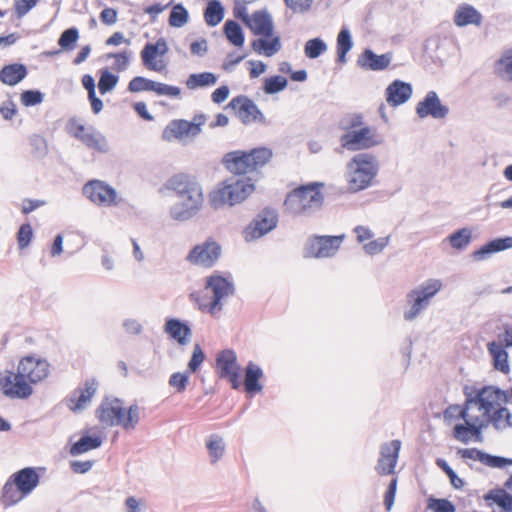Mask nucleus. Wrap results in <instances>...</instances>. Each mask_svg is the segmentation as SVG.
Wrapping results in <instances>:
<instances>
[{
    "instance_id": "43",
    "label": "nucleus",
    "mask_w": 512,
    "mask_h": 512,
    "mask_svg": "<svg viewBox=\"0 0 512 512\" xmlns=\"http://www.w3.org/2000/svg\"><path fill=\"white\" fill-rule=\"evenodd\" d=\"M450 245L457 250H464L472 240V230L464 227L456 230L448 236Z\"/></svg>"
},
{
    "instance_id": "24",
    "label": "nucleus",
    "mask_w": 512,
    "mask_h": 512,
    "mask_svg": "<svg viewBox=\"0 0 512 512\" xmlns=\"http://www.w3.org/2000/svg\"><path fill=\"white\" fill-rule=\"evenodd\" d=\"M164 330L171 339L181 346L187 345L190 342L192 330L186 321L178 318H167Z\"/></svg>"
},
{
    "instance_id": "57",
    "label": "nucleus",
    "mask_w": 512,
    "mask_h": 512,
    "mask_svg": "<svg viewBox=\"0 0 512 512\" xmlns=\"http://www.w3.org/2000/svg\"><path fill=\"white\" fill-rule=\"evenodd\" d=\"M33 229L30 223H23L17 232V242L20 249L27 248L33 239Z\"/></svg>"
},
{
    "instance_id": "11",
    "label": "nucleus",
    "mask_w": 512,
    "mask_h": 512,
    "mask_svg": "<svg viewBox=\"0 0 512 512\" xmlns=\"http://www.w3.org/2000/svg\"><path fill=\"white\" fill-rule=\"evenodd\" d=\"M345 238V235L328 236L314 235L310 237L304 248L306 258H329L333 257Z\"/></svg>"
},
{
    "instance_id": "52",
    "label": "nucleus",
    "mask_w": 512,
    "mask_h": 512,
    "mask_svg": "<svg viewBox=\"0 0 512 512\" xmlns=\"http://www.w3.org/2000/svg\"><path fill=\"white\" fill-rule=\"evenodd\" d=\"M436 464L448 476L451 485L455 489H461L464 486V480L456 474V472L452 469L446 460L438 458L436 460Z\"/></svg>"
},
{
    "instance_id": "46",
    "label": "nucleus",
    "mask_w": 512,
    "mask_h": 512,
    "mask_svg": "<svg viewBox=\"0 0 512 512\" xmlns=\"http://www.w3.org/2000/svg\"><path fill=\"white\" fill-rule=\"evenodd\" d=\"M328 49L326 42L320 38L309 39L304 46L305 56L309 59H316L325 53Z\"/></svg>"
},
{
    "instance_id": "28",
    "label": "nucleus",
    "mask_w": 512,
    "mask_h": 512,
    "mask_svg": "<svg viewBox=\"0 0 512 512\" xmlns=\"http://www.w3.org/2000/svg\"><path fill=\"white\" fill-rule=\"evenodd\" d=\"M98 382L95 378H91L85 381L84 388H77L74 390L70 397V402L73 403L72 410L83 409L87 402H89L97 391Z\"/></svg>"
},
{
    "instance_id": "33",
    "label": "nucleus",
    "mask_w": 512,
    "mask_h": 512,
    "mask_svg": "<svg viewBox=\"0 0 512 512\" xmlns=\"http://www.w3.org/2000/svg\"><path fill=\"white\" fill-rule=\"evenodd\" d=\"M87 148L99 153H107L109 145L106 137L93 126L88 127V131L80 136V140Z\"/></svg>"
},
{
    "instance_id": "44",
    "label": "nucleus",
    "mask_w": 512,
    "mask_h": 512,
    "mask_svg": "<svg viewBox=\"0 0 512 512\" xmlns=\"http://www.w3.org/2000/svg\"><path fill=\"white\" fill-rule=\"evenodd\" d=\"M79 37L78 28L75 26L69 27L60 34L58 38V45L63 51H72L75 49Z\"/></svg>"
},
{
    "instance_id": "19",
    "label": "nucleus",
    "mask_w": 512,
    "mask_h": 512,
    "mask_svg": "<svg viewBox=\"0 0 512 512\" xmlns=\"http://www.w3.org/2000/svg\"><path fill=\"white\" fill-rule=\"evenodd\" d=\"M323 185L324 184L320 182H312L307 185H302L292 190V197L301 198L309 212L319 209L324 200L323 194L321 193Z\"/></svg>"
},
{
    "instance_id": "32",
    "label": "nucleus",
    "mask_w": 512,
    "mask_h": 512,
    "mask_svg": "<svg viewBox=\"0 0 512 512\" xmlns=\"http://www.w3.org/2000/svg\"><path fill=\"white\" fill-rule=\"evenodd\" d=\"M487 349L493 360V367L502 373L510 371L508 353L501 342L492 341L488 343Z\"/></svg>"
},
{
    "instance_id": "26",
    "label": "nucleus",
    "mask_w": 512,
    "mask_h": 512,
    "mask_svg": "<svg viewBox=\"0 0 512 512\" xmlns=\"http://www.w3.org/2000/svg\"><path fill=\"white\" fill-rule=\"evenodd\" d=\"M453 21L457 27H466L468 25L481 26L483 16L474 6L462 3L456 8Z\"/></svg>"
},
{
    "instance_id": "37",
    "label": "nucleus",
    "mask_w": 512,
    "mask_h": 512,
    "mask_svg": "<svg viewBox=\"0 0 512 512\" xmlns=\"http://www.w3.org/2000/svg\"><path fill=\"white\" fill-rule=\"evenodd\" d=\"M353 47L352 36L348 27L343 26L337 35L336 55L337 62L346 63L347 54Z\"/></svg>"
},
{
    "instance_id": "6",
    "label": "nucleus",
    "mask_w": 512,
    "mask_h": 512,
    "mask_svg": "<svg viewBox=\"0 0 512 512\" xmlns=\"http://www.w3.org/2000/svg\"><path fill=\"white\" fill-rule=\"evenodd\" d=\"M255 190L254 183L249 177H230L218 184L209 193V204L213 209L225 205L234 206L243 202Z\"/></svg>"
},
{
    "instance_id": "10",
    "label": "nucleus",
    "mask_w": 512,
    "mask_h": 512,
    "mask_svg": "<svg viewBox=\"0 0 512 512\" xmlns=\"http://www.w3.org/2000/svg\"><path fill=\"white\" fill-rule=\"evenodd\" d=\"M82 194L93 204L100 207L118 206L122 201L114 187L98 179H92L85 183Z\"/></svg>"
},
{
    "instance_id": "41",
    "label": "nucleus",
    "mask_w": 512,
    "mask_h": 512,
    "mask_svg": "<svg viewBox=\"0 0 512 512\" xmlns=\"http://www.w3.org/2000/svg\"><path fill=\"white\" fill-rule=\"evenodd\" d=\"M227 40L236 47L243 46L245 36L241 25L235 20H227L223 27Z\"/></svg>"
},
{
    "instance_id": "36",
    "label": "nucleus",
    "mask_w": 512,
    "mask_h": 512,
    "mask_svg": "<svg viewBox=\"0 0 512 512\" xmlns=\"http://www.w3.org/2000/svg\"><path fill=\"white\" fill-rule=\"evenodd\" d=\"M160 56V38L155 42H147L141 51L143 65L156 72H160V65L156 62V58Z\"/></svg>"
},
{
    "instance_id": "34",
    "label": "nucleus",
    "mask_w": 512,
    "mask_h": 512,
    "mask_svg": "<svg viewBox=\"0 0 512 512\" xmlns=\"http://www.w3.org/2000/svg\"><path fill=\"white\" fill-rule=\"evenodd\" d=\"M489 506L496 504L503 512H512V494L504 488H494L484 495Z\"/></svg>"
},
{
    "instance_id": "40",
    "label": "nucleus",
    "mask_w": 512,
    "mask_h": 512,
    "mask_svg": "<svg viewBox=\"0 0 512 512\" xmlns=\"http://www.w3.org/2000/svg\"><path fill=\"white\" fill-rule=\"evenodd\" d=\"M217 76L212 72L190 74L186 80V86L190 90L205 88L215 85Z\"/></svg>"
},
{
    "instance_id": "17",
    "label": "nucleus",
    "mask_w": 512,
    "mask_h": 512,
    "mask_svg": "<svg viewBox=\"0 0 512 512\" xmlns=\"http://www.w3.org/2000/svg\"><path fill=\"white\" fill-rule=\"evenodd\" d=\"M221 255V246L214 240H207L202 244L194 246L189 252L187 259L196 265L206 268L212 267Z\"/></svg>"
},
{
    "instance_id": "54",
    "label": "nucleus",
    "mask_w": 512,
    "mask_h": 512,
    "mask_svg": "<svg viewBox=\"0 0 512 512\" xmlns=\"http://www.w3.org/2000/svg\"><path fill=\"white\" fill-rule=\"evenodd\" d=\"M45 94L37 89L24 90L21 93V103L25 107H33L44 101Z\"/></svg>"
},
{
    "instance_id": "5",
    "label": "nucleus",
    "mask_w": 512,
    "mask_h": 512,
    "mask_svg": "<svg viewBox=\"0 0 512 512\" xmlns=\"http://www.w3.org/2000/svg\"><path fill=\"white\" fill-rule=\"evenodd\" d=\"M39 469L24 467L13 473L2 488L1 504L4 507H11L29 496L40 483Z\"/></svg>"
},
{
    "instance_id": "47",
    "label": "nucleus",
    "mask_w": 512,
    "mask_h": 512,
    "mask_svg": "<svg viewBox=\"0 0 512 512\" xmlns=\"http://www.w3.org/2000/svg\"><path fill=\"white\" fill-rule=\"evenodd\" d=\"M189 20V12L183 6V4L179 3L172 7L168 22L171 27L181 28L183 27Z\"/></svg>"
},
{
    "instance_id": "22",
    "label": "nucleus",
    "mask_w": 512,
    "mask_h": 512,
    "mask_svg": "<svg viewBox=\"0 0 512 512\" xmlns=\"http://www.w3.org/2000/svg\"><path fill=\"white\" fill-rule=\"evenodd\" d=\"M392 61V53L377 55L372 49L366 48L357 60V65L365 70L383 71Z\"/></svg>"
},
{
    "instance_id": "3",
    "label": "nucleus",
    "mask_w": 512,
    "mask_h": 512,
    "mask_svg": "<svg viewBox=\"0 0 512 512\" xmlns=\"http://www.w3.org/2000/svg\"><path fill=\"white\" fill-rule=\"evenodd\" d=\"M165 188L173 191L179 199L169 209V215L173 220L188 221L202 210L203 188L195 176L186 173L174 174L166 181Z\"/></svg>"
},
{
    "instance_id": "64",
    "label": "nucleus",
    "mask_w": 512,
    "mask_h": 512,
    "mask_svg": "<svg viewBox=\"0 0 512 512\" xmlns=\"http://www.w3.org/2000/svg\"><path fill=\"white\" fill-rule=\"evenodd\" d=\"M284 2L295 13H305L311 8L313 0H284Z\"/></svg>"
},
{
    "instance_id": "39",
    "label": "nucleus",
    "mask_w": 512,
    "mask_h": 512,
    "mask_svg": "<svg viewBox=\"0 0 512 512\" xmlns=\"http://www.w3.org/2000/svg\"><path fill=\"white\" fill-rule=\"evenodd\" d=\"M225 9L219 0H210L204 10V19L208 26H217L224 18Z\"/></svg>"
},
{
    "instance_id": "21",
    "label": "nucleus",
    "mask_w": 512,
    "mask_h": 512,
    "mask_svg": "<svg viewBox=\"0 0 512 512\" xmlns=\"http://www.w3.org/2000/svg\"><path fill=\"white\" fill-rule=\"evenodd\" d=\"M201 133V128L197 125H191L190 121L184 119L172 120L164 129L162 138L183 139L184 137H196Z\"/></svg>"
},
{
    "instance_id": "49",
    "label": "nucleus",
    "mask_w": 512,
    "mask_h": 512,
    "mask_svg": "<svg viewBox=\"0 0 512 512\" xmlns=\"http://www.w3.org/2000/svg\"><path fill=\"white\" fill-rule=\"evenodd\" d=\"M206 447L212 463L217 462L223 456L225 445L220 436L216 434L211 435L206 443Z\"/></svg>"
},
{
    "instance_id": "31",
    "label": "nucleus",
    "mask_w": 512,
    "mask_h": 512,
    "mask_svg": "<svg viewBox=\"0 0 512 512\" xmlns=\"http://www.w3.org/2000/svg\"><path fill=\"white\" fill-rule=\"evenodd\" d=\"M264 376L262 368L250 361L245 368L244 389L247 394L255 395L263 389L259 380Z\"/></svg>"
},
{
    "instance_id": "16",
    "label": "nucleus",
    "mask_w": 512,
    "mask_h": 512,
    "mask_svg": "<svg viewBox=\"0 0 512 512\" xmlns=\"http://www.w3.org/2000/svg\"><path fill=\"white\" fill-rule=\"evenodd\" d=\"M232 109H237V116L241 122L245 125L251 122H259L261 124H267V120L259 109V107L245 95H239L234 97L228 104Z\"/></svg>"
},
{
    "instance_id": "50",
    "label": "nucleus",
    "mask_w": 512,
    "mask_h": 512,
    "mask_svg": "<svg viewBox=\"0 0 512 512\" xmlns=\"http://www.w3.org/2000/svg\"><path fill=\"white\" fill-rule=\"evenodd\" d=\"M29 144L31 146V153L37 159L44 158L48 153V144L46 139L39 135L33 134L29 137Z\"/></svg>"
},
{
    "instance_id": "48",
    "label": "nucleus",
    "mask_w": 512,
    "mask_h": 512,
    "mask_svg": "<svg viewBox=\"0 0 512 512\" xmlns=\"http://www.w3.org/2000/svg\"><path fill=\"white\" fill-rule=\"evenodd\" d=\"M288 85V80L281 75H274L265 78L263 83V91L272 95L283 91Z\"/></svg>"
},
{
    "instance_id": "62",
    "label": "nucleus",
    "mask_w": 512,
    "mask_h": 512,
    "mask_svg": "<svg viewBox=\"0 0 512 512\" xmlns=\"http://www.w3.org/2000/svg\"><path fill=\"white\" fill-rule=\"evenodd\" d=\"M124 332L130 336L140 335L143 331L142 324L133 318H126L122 322Z\"/></svg>"
},
{
    "instance_id": "55",
    "label": "nucleus",
    "mask_w": 512,
    "mask_h": 512,
    "mask_svg": "<svg viewBox=\"0 0 512 512\" xmlns=\"http://www.w3.org/2000/svg\"><path fill=\"white\" fill-rule=\"evenodd\" d=\"M428 509L433 512H456L455 505L448 499L429 498Z\"/></svg>"
},
{
    "instance_id": "18",
    "label": "nucleus",
    "mask_w": 512,
    "mask_h": 512,
    "mask_svg": "<svg viewBox=\"0 0 512 512\" xmlns=\"http://www.w3.org/2000/svg\"><path fill=\"white\" fill-rule=\"evenodd\" d=\"M401 444L400 440L395 439L380 446V456L375 466L379 475H393L395 473Z\"/></svg>"
},
{
    "instance_id": "15",
    "label": "nucleus",
    "mask_w": 512,
    "mask_h": 512,
    "mask_svg": "<svg viewBox=\"0 0 512 512\" xmlns=\"http://www.w3.org/2000/svg\"><path fill=\"white\" fill-rule=\"evenodd\" d=\"M415 111L420 119L431 117L438 120L446 118L450 110L447 105L441 102L438 94L431 90L417 103Z\"/></svg>"
},
{
    "instance_id": "4",
    "label": "nucleus",
    "mask_w": 512,
    "mask_h": 512,
    "mask_svg": "<svg viewBox=\"0 0 512 512\" xmlns=\"http://www.w3.org/2000/svg\"><path fill=\"white\" fill-rule=\"evenodd\" d=\"M122 399L114 396H104L95 410V417L106 427L120 426L125 431H132L140 422V407L132 404L123 406Z\"/></svg>"
},
{
    "instance_id": "38",
    "label": "nucleus",
    "mask_w": 512,
    "mask_h": 512,
    "mask_svg": "<svg viewBox=\"0 0 512 512\" xmlns=\"http://www.w3.org/2000/svg\"><path fill=\"white\" fill-rule=\"evenodd\" d=\"M127 90L131 93L153 91L160 95V82L145 78L143 76H136L129 81Z\"/></svg>"
},
{
    "instance_id": "61",
    "label": "nucleus",
    "mask_w": 512,
    "mask_h": 512,
    "mask_svg": "<svg viewBox=\"0 0 512 512\" xmlns=\"http://www.w3.org/2000/svg\"><path fill=\"white\" fill-rule=\"evenodd\" d=\"M189 374L188 371L185 373L176 372L173 373L169 379V384L176 388L177 392H183L188 384L189 381Z\"/></svg>"
},
{
    "instance_id": "25",
    "label": "nucleus",
    "mask_w": 512,
    "mask_h": 512,
    "mask_svg": "<svg viewBox=\"0 0 512 512\" xmlns=\"http://www.w3.org/2000/svg\"><path fill=\"white\" fill-rule=\"evenodd\" d=\"M226 169L235 174L242 175L253 172L249 156L246 151H232L223 157Z\"/></svg>"
},
{
    "instance_id": "27",
    "label": "nucleus",
    "mask_w": 512,
    "mask_h": 512,
    "mask_svg": "<svg viewBox=\"0 0 512 512\" xmlns=\"http://www.w3.org/2000/svg\"><path fill=\"white\" fill-rule=\"evenodd\" d=\"M247 26L255 35L271 37L273 35L274 24L271 15L266 10L255 11Z\"/></svg>"
},
{
    "instance_id": "51",
    "label": "nucleus",
    "mask_w": 512,
    "mask_h": 512,
    "mask_svg": "<svg viewBox=\"0 0 512 512\" xmlns=\"http://www.w3.org/2000/svg\"><path fill=\"white\" fill-rule=\"evenodd\" d=\"M284 206L290 214L295 216L310 213L305 204L303 203V200H301V198L292 197V191L288 193L284 201Z\"/></svg>"
},
{
    "instance_id": "60",
    "label": "nucleus",
    "mask_w": 512,
    "mask_h": 512,
    "mask_svg": "<svg viewBox=\"0 0 512 512\" xmlns=\"http://www.w3.org/2000/svg\"><path fill=\"white\" fill-rule=\"evenodd\" d=\"M389 243V237H380L372 240L363 246L365 252L369 255L381 253Z\"/></svg>"
},
{
    "instance_id": "63",
    "label": "nucleus",
    "mask_w": 512,
    "mask_h": 512,
    "mask_svg": "<svg viewBox=\"0 0 512 512\" xmlns=\"http://www.w3.org/2000/svg\"><path fill=\"white\" fill-rule=\"evenodd\" d=\"M496 69L501 71L503 70L509 80L512 81V52L509 51L504 54L496 63Z\"/></svg>"
},
{
    "instance_id": "59",
    "label": "nucleus",
    "mask_w": 512,
    "mask_h": 512,
    "mask_svg": "<svg viewBox=\"0 0 512 512\" xmlns=\"http://www.w3.org/2000/svg\"><path fill=\"white\" fill-rule=\"evenodd\" d=\"M38 3V0H14V10L17 19L23 18Z\"/></svg>"
},
{
    "instance_id": "45",
    "label": "nucleus",
    "mask_w": 512,
    "mask_h": 512,
    "mask_svg": "<svg viewBox=\"0 0 512 512\" xmlns=\"http://www.w3.org/2000/svg\"><path fill=\"white\" fill-rule=\"evenodd\" d=\"M252 170L263 167L272 157V151L266 147H259L247 152Z\"/></svg>"
},
{
    "instance_id": "53",
    "label": "nucleus",
    "mask_w": 512,
    "mask_h": 512,
    "mask_svg": "<svg viewBox=\"0 0 512 512\" xmlns=\"http://www.w3.org/2000/svg\"><path fill=\"white\" fill-rule=\"evenodd\" d=\"M363 126V115L353 113L343 117L339 122V128L345 132L357 130Z\"/></svg>"
},
{
    "instance_id": "29",
    "label": "nucleus",
    "mask_w": 512,
    "mask_h": 512,
    "mask_svg": "<svg viewBox=\"0 0 512 512\" xmlns=\"http://www.w3.org/2000/svg\"><path fill=\"white\" fill-rule=\"evenodd\" d=\"M103 444V437L99 434L91 435L88 430L84 431L81 437L70 446V454L79 456L88 451L98 449Z\"/></svg>"
},
{
    "instance_id": "42",
    "label": "nucleus",
    "mask_w": 512,
    "mask_h": 512,
    "mask_svg": "<svg viewBox=\"0 0 512 512\" xmlns=\"http://www.w3.org/2000/svg\"><path fill=\"white\" fill-rule=\"evenodd\" d=\"M98 89L101 95H105L115 89L118 84L119 76L112 73L107 67L99 71Z\"/></svg>"
},
{
    "instance_id": "2",
    "label": "nucleus",
    "mask_w": 512,
    "mask_h": 512,
    "mask_svg": "<svg viewBox=\"0 0 512 512\" xmlns=\"http://www.w3.org/2000/svg\"><path fill=\"white\" fill-rule=\"evenodd\" d=\"M465 408L461 409L460 417H468V410L471 405H477L480 411H483V417L488 418V422L496 430H504L512 427V413L501 403L508 404L509 399L504 390L497 386H483L482 388L470 389L464 388Z\"/></svg>"
},
{
    "instance_id": "1",
    "label": "nucleus",
    "mask_w": 512,
    "mask_h": 512,
    "mask_svg": "<svg viewBox=\"0 0 512 512\" xmlns=\"http://www.w3.org/2000/svg\"><path fill=\"white\" fill-rule=\"evenodd\" d=\"M50 374V363L36 355L22 357L17 372L6 370L0 376V391L9 399H28L34 392L32 384L44 381Z\"/></svg>"
},
{
    "instance_id": "14",
    "label": "nucleus",
    "mask_w": 512,
    "mask_h": 512,
    "mask_svg": "<svg viewBox=\"0 0 512 512\" xmlns=\"http://www.w3.org/2000/svg\"><path fill=\"white\" fill-rule=\"evenodd\" d=\"M206 288H210L213 292V299L209 306V312L211 314L216 310H221V301L235 293V285L233 281L219 274H212L207 277Z\"/></svg>"
},
{
    "instance_id": "23",
    "label": "nucleus",
    "mask_w": 512,
    "mask_h": 512,
    "mask_svg": "<svg viewBox=\"0 0 512 512\" xmlns=\"http://www.w3.org/2000/svg\"><path fill=\"white\" fill-rule=\"evenodd\" d=\"M512 248V236L498 237L482 245L472 253L475 261H484L493 254Z\"/></svg>"
},
{
    "instance_id": "58",
    "label": "nucleus",
    "mask_w": 512,
    "mask_h": 512,
    "mask_svg": "<svg viewBox=\"0 0 512 512\" xmlns=\"http://www.w3.org/2000/svg\"><path fill=\"white\" fill-rule=\"evenodd\" d=\"M484 465L491 468H505L508 465H512V458H506L498 455H491L486 453L483 463Z\"/></svg>"
},
{
    "instance_id": "7",
    "label": "nucleus",
    "mask_w": 512,
    "mask_h": 512,
    "mask_svg": "<svg viewBox=\"0 0 512 512\" xmlns=\"http://www.w3.org/2000/svg\"><path fill=\"white\" fill-rule=\"evenodd\" d=\"M347 167L350 171L349 190L358 192L372 185L378 175L380 164L374 154L361 152L351 158Z\"/></svg>"
},
{
    "instance_id": "13",
    "label": "nucleus",
    "mask_w": 512,
    "mask_h": 512,
    "mask_svg": "<svg viewBox=\"0 0 512 512\" xmlns=\"http://www.w3.org/2000/svg\"><path fill=\"white\" fill-rule=\"evenodd\" d=\"M216 366L219 377L227 379L231 383V387L238 390L241 382L240 366L237 363L236 353L231 349L222 350L217 354Z\"/></svg>"
},
{
    "instance_id": "35",
    "label": "nucleus",
    "mask_w": 512,
    "mask_h": 512,
    "mask_svg": "<svg viewBox=\"0 0 512 512\" xmlns=\"http://www.w3.org/2000/svg\"><path fill=\"white\" fill-rule=\"evenodd\" d=\"M251 46L256 53L271 57L281 50V41L279 36L272 35L255 39Z\"/></svg>"
},
{
    "instance_id": "56",
    "label": "nucleus",
    "mask_w": 512,
    "mask_h": 512,
    "mask_svg": "<svg viewBox=\"0 0 512 512\" xmlns=\"http://www.w3.org/2000/svg\"><path fill=\"white\" fill-rule=\"evenodd\" d=\"M206 356L199 344H195L192 352L191 359L187 365L188 373H195L199 370Z\"/></svg>"
},
{
    "instance_id": "8",
    "label": "nucleus",
    "mask_w": 512,
    "mask_h": 512,
    "mask_svg": "<svg viewBox=\"0 0 512 512\" xmlns=\"http://www.w3.org/2000/svg\"><path fill=\"white\" fill-rule=\"evenodd\" d=\"M442 283L437 279H429L416 288L409 291L406 301L409 309L404 311L403 317L406 321L414 320L422 311L427 309L431 299L440 291Z\"/></svg>"
},
{
    "instance_id": "9",
    "label": "nucleus",
    "mask_w": 512,
    "mask_h": 512,
    "mask_svg": "<svg viewBox=\"0 0 512 512\" xmlns=\"http://www.w3.org/2000/svg\"><path fill=\"white\" fill-rule=\"evenodd\" d=\"M383 141V137L370 126L347 131L340 136L341 147L353 152L371 149L381 145Z\"/></svg>"
},
{
    "instance_id": "20",
    "label": "nucleus",
    "mask_w": 512,
    "mask_h": 512,
    "mask_svg": "<svg viewBox=\"0 0 512 512\" xmlns=\"http://www.w3.org/2000/svg\"><path fill=\"white\" fill-rule=\"evenodd\" d=\"M412 85L403 80L396 79L392 81L385 89V98L392 107H397L406 103L412 96Z\"/></svg>"
},
{
    "instance_id": "30",
    "label": "nucleus",
    "mask_w": 512,
    "mask_h": 512,
    "mask_svg": "<svg viewBox=\"0 0 512 512\" xmlns=\"http://www.w3.org/2000/svg\"><path fill=\"white\" fill-rule=\"evenodd\" d=\"M28 75L27 66L23 63L4 65L0 70V81L8 86H15Z\"/></svg>"
},
{
    "instance_id": "12",
    "label": "nucleus",
    "mask_w": 512,
    "mask_h": 512,
    "mask_svg": "<svg viewBox=\"0 0 512 512\" xmlns=\"http://www.w3.org/2000/svg\"><path fill=\"white\" fill-rule=\"evenodd\" d=\"M278 220V213L274 208H264L245 228V239L250 241L263 237L277 227Z\"/></svg>"
}]
</instances>
